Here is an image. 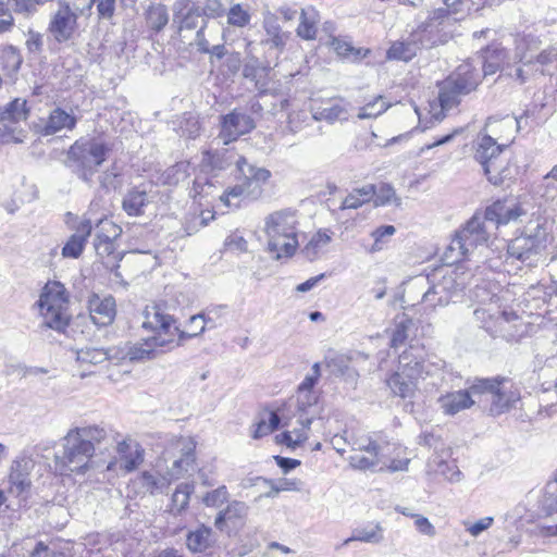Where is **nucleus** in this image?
<instances>
[{
  "label": "nucleus",
  "instance_id": "f257e3e1",
  "mask_svg": "<svg viewBox=\"0 0 557 557\" xmlns=\"http://www.w3.org/2000/svg\"><path fill=\"white\" fill-rule=\"evenodd\" d=\"M109 432L99 425L76 426L62 438V453L55 455V468L61 475L84 474L92 465L97 448L109 444Z\"/></svg>",
  "mask_w": 557,
  "mask_h": 557
},
{
  "label": "nucleus",
  "instance_id": "f8f14e48",
  "mask_svg": "<svg viewBox=\"0 0 557 557\" xmlns=\"http://www.w3.org/2000/svg\"><path fill=\"white\" fill-rule=\"evenodd\" d=\"M505 377L480 379L471 385L473 394H488L491 396V412L495 416L508 411L520 398L516 391H508Z\"/></svg>",
  "mask_w": 557,
  "mask_h": 557
},
{
  "label": "nucleus",
  "instance_id": "393cba45",
  "mask_svg": "<svg viewBox=\"0 0 557 557\" xmlns=\"http://www.w3.org/2000/svg\"><path fill=\"white\" fill-rule=\"evenodd\" d=\"M247 513L248 506L246 503L240 500L230 502L227 506L216 515L214 525L221 532H227L230 534L231 530L228 529V524L231 523L233 527L243 524Z\"/></svg>",
  "mask_w": 557,
  "mask_h": 557
},
{
  "label": "nucleus",
  "instance_id": "864d4df0",
  "mask_svg": "<svg viewBox=\"0 0 557 557\" xmlns=\"http://www.w3.org/2000/svg\"><path fill=\"white\" fill-rule=\"evenodd\" d=\"M413 326V321L408 317L400 318L396 324L395 329L393 330L392 337H391V346L393 348H397L399 346H403L408 336L409 332Z\"/></svg>",
  "mask_w": 557,
  "mask_h": 557
},
{
  "label": "nucleus",
  "instance_id": "6e6552de",
  "mask_svg": "<svg viewBox=\"0 0 557 557\" xmlns=\"http://www.w3.org/2000/svg\"><path fill=\"white\" fill-rule=\"evenodd\" d=\"M388 442L374 440L371 436L361 437L352 443V449L356 451H364L368 455L355 454L349 457V463L358 470L373 469L380 466V470L384 468L391 472L406 471L408 469L409 459H393L389 463L386 461Z\"/></svg>",
  "mask_w": 557,
  "mask_h": 557
},
{
  "label": "nucleus",
  "instance_id": "c9c22d12",
  "mask_svg": "<svg viewBox=\"0 0 557 557\" xmlns=\"http://www.w3.org/2000/svg\"><path fill=\"white\" fill-rule=\"evenodd\" d=\"M386 383L394 395L411 398L416 393L418 381L397 370L386 380Z\"/></svg>",
  "mask_w": 557,
  "mask_h": 557
},
{
  "label": "nucleus",
  "instance_id": "ddd939ff",
  "mask_svg": "<svg viewBox=\"0 0 557 557\" xmlns=\"http://www.w3.org/2000/svg\"><path fill=\"white\" fill-rule=\"evenodd\" d=\"M96 236L94 247L97 256L101 258L112 257L116 262L121 260L116 250V239L122 235V228L113 221L104 218L96 223Z\"/></svg>",
  "mask_w": 557,
  "mask_h": 557
},
{
  "label": "nucleus",
  "instance_id": "a18cd8bd",
  "mask_svg": "<svg viewBox=\"0 0 557 557\" xmlns=\"http://www.w3.org/2000/svg\"><path fill=\"white\" fill-rule=\"evenodd\" d=\"M317 12L312 8L301 9L297 35L306 40L314 39L317 34Z\"/></svg>",
  "mask_w": 557,
  "mask_h": 557
},
{
  "label": "nucleus",
  "instance_id": "b1692460",
  "mask_svg": "<svg viewBox=\"0 0 557 557\" xmlns=\"http://www.w3.org/2000/svg\"><path fill=\"white\" fill-rule=\"evenodd\" d=\"M508 52L498 44L488 46L482 55L474 60L476 66L481 70L482 76L494 75L507 63Z\"/></svg>",
  "mask_w": 557,
  "mask_h": 557
},
{
  "label": "nucleus",
  "instance_id": "473e14b6",
  "mask_svg": "<svg viewBox=\"0 0 557 557\" xmlns=\"http://www.w3.org/2000/svg\"><path fill=\"white\" fill-rule=\"evenodd\" d=\"M148 205V193L141 185L127 189L122 199V209L129 216L143 215Z\"/></svg>",
  "mask_w": 557,
  "mask_h": 557
},
{
  "label": "nucleus",
  "instance_id": "9b49d317",
  "mask_svg": "<svg viewBox=\"0 0 557 557\" xmlns=\"http://www.w3.org/2000/svg\"><path fill=\"white\" fill-rule=\"evenodd\" d=\"M473 297L480 304L474 309L473 315L480 326L487 332L494 333L497 329L503 331L511 320L518 319L516 313L500 310L498 306L499 298L495 294H490L483 286H475Z\"/></svg>",
  "mask_w": 557,
  "mask_h": 557
},
{
  "label": "nucleus",
  "instance_id": "a19ab883",
  "mask_svg": "<svg viewBox=\"0 0 557 557\" xmlns=\"http://www.w3.org/2000/svg\"><path fill=\"white\" fill-rule=\"evenodd\" d=\"M182 451L183 456L172 465V475L180 476L185 472H188L195 463V443L191 440L188 438L183 441Z\"/></svg>",
  "mask_w": 557,
  "mask_h": 557
},
{
  "label": "nucleus",
  "instance_id": "20e7f679",
  "mask_svg": "<svg viewBox=\"0 0 557 557\" xmlns=\"http://www.w3.org/2000/svg\"><path fill=\"white\" fill-rule=\"evenodd\" d=\"M493 233L494 224L484 214L475 213L456 232L444 252V260L454 264L468 259L475 248L487 245Z\"/></svg>",
  "mask_w": 557,
  "mask_h": 557
},
{
  "label": "nucleus",
  "instance_id": "338daca9",
  "mask_svg": "<svg viewBox=\"0 0 557 557\" xmlns=\"http://www.w3.org/2000/svg\"><path fill=\"white\" fill-rule=\"evenodd\" d=\"M227 22L233 26L244 27L249 24L250 14L240 4H235L227 13Z\"/></svg>",
  "mask_w": 557,
  "mask_h": 557
},
{
  "label": "nucleus",
  "instance_id": "5fc2aeb1",
  "mask_svg": "<svg viewBox=\"0 0 557 557\" xmlns=\"http://www.w3.org/2000/svg\"><path fill=\"white\" fill-rule=\"evenodd\" d=\"M108 359L102 348L85 347L76 350V360L82 364H99Z\"/></svg>",
  "mask_w": 557,
  "mask_h": 557
},
{
  "label": "nucleus",
  "instance_id": "f3484780",
  "mask_svg": "<svg viewBox=\"0 0 557 557\" xmlns=\"http://www.w3.org/2000/svg\"><path fill=\"white\" fill-rule=\"evenodd\" d=\"M116 453L117 459L110 461L107 470H113L119 465L125 472H133L144 462L145 449L134 440L125 438L119 442Z\"/></svg>",
  "mask_w": 557,
  "mask_h": 557
},
{
  "label": "nucleus",
  "instance_id": "a211bd4d",
  "mask_svg": "<svg viewBox=\"0 0 557 557\" xmlns=\"http://www.w3.org/2000/svg\"><path fill=\"white\" fill-rule=\"evenodd\" d=\"M237 171L240 175V181L250 189V199H258L262 195L263 186L272 176L268 169L248 162L245 157L238 161Z\"/></svg>",
  "mask_w": 557,
  "mask_h": 557
},
{
  "label": "nucleus",
  "instance_id": "0e129e2a",
  "mask_svg": "<svg viewBox=\"0 0 557 557\" xmlns=\"http://www.w3.org/2000/svg\"><path fill=\"white\" fill-rule=\"evenodd\" d=\"M447 9L454 13H471L479 10L482 0H444Z\"/></svg>",
  "mask_w": 557,
  "mask_h": 557
},
{
  "label": "nucleus",
  "instance_id": "dca6fc26",
  "mask_svg": "<svg viewBox=\"0 0 557 557\" xmlns=\"http://www.w3.org/2000/svg\"><path fill=\"white\" fill-rule=\"evenodd\" d=\"M270 66L262 64L257 57H249L244 64L243 76L253 83L260 99L269 98V95L276 90L270 78Z\"/></svg>",
  "mask_w": 557,
  "mask_h": 557
},
{
  "label": "nucleus",
  "instance_id": "37998d69",
  "mask_svg": "<svg viewBox=\"0 0 557 557\" xmlns=\"http://www.w3.org/2000/svg\"><path fill=\"white\" fill-rule=\"evenodd\" d=\"M22 64V55L13 46H4L0 48V66L8 74H15Z\"/></svg>",
  "mask_w": 557,
  "mask_h": 557
},
{
  "label": "nucleus",
  "instance_id": "4468645a",
  "mask_svg": "<svg viewBox=\"0 0 557 557\" xmlns=\"http://www.w3.org/2000/svg\"><path fill=\"white\" fill-rule=\"evenodd\" d=\"M255 127V121L249 114L235 109L221 116L219 138L224 145H228L242 135L250 133Z\"/></svg>",
  "mask_w": 557,
  "mask_h": 557
},
{
  "label": "nucleus",
  "instance_id": "ea45409f",
  "mask_svg": "<svg viewBox=\"0 0 557 557\" xmlns=\"http://www.w3.org/2000/svg\"><path fill=\"white\" fill-rule=\"evenodd\" d=\"M312 119L314 121H326L327 123L333 124L337 121H347L348 111L344 104L336 102L327 107L313 110Z\"/></svg>",
  "mask_w": 557,
  "mask_h": 557
},
{
  "label": "nucleus",
  "instance_id": "79ce46f5",
  "mask_svg": "<svg viewBox=\"0 0 557 557\" xmlns=\"http://www.w3.org/2000/svg\"><path fill=\"white\" fill-rule=\"evenodd\" d=\"M194 491L195 485L193 483L178 484L172 495L170 511L175 516L181 515L188 507Z\"/></svg>",
  "mask_w": 557,
  "mask_h": 557
},
{
  "label": "nucleus",
  "instance_id": "6ab92c4d",
  "mask_svg": "<svg viewBox=\"0 0 557 557\" xmlns=\"http://www.w3.org/2000/svg\"><path fill=\"white\" fill-rule=\"evenodd\" d=\"M153 335L133 344L127 348L126 356L131 361H144L157 358L160 354L165 352L163 346L172 343L165 336H159L158 331H152Z\"/></svg>",
  "mask_w": 557,
  "mask_h": 557
},
{
  "label": "nucleus",
  "instance_id": "4c0bfd02",
  "mask_svg": "<svg viewBox=\"0 0 557 557\" xmlns=\"http://www.w3.org/2000/svg\"><path fill=\"white\" fill-rule=\"evenodd\" d=\"M375 195V185L367 184L362 187L355 188L348 196L343 200L339 209H358L362 205L371 201Z\"/></svg>",
  "mask_w": 557,
  "mask_h": 557
},
{
  "label": "nucleus",
  "instance_id": "680f3d73",
  "mask_svg": "<svg viewBox=\"0 0 557 557\" xmlns=\"http://www.w3.org/2000/svg\"><path fill=\"white\" fill-rule=\"evenodd\" d=\"M190 164L188 162H177L165 172L166 182L172 185L185 181L189 175Z\"/></svg>",
  "mask_w": 557,
  "mask_h": 557
},
{
  "label": "nucleus",
  "instance_id": "72a5a7b5",
  "mask_svg": "<svg viewBox=\"0 0 557 557\" xmlns=\"http://www.w3.org/2000/svg\"><path fill=\"white\" fill-rule=\"evenodd\" d=\"M244 159L234 149L222 148L213 152L207 151L203 154L202 162L212 171H223L228 169L232 164L238 169V161Z\"/></svg>",
  "mask_w": 557,
  "mask_h": 557
},
{
  "label": "nucleus",
  "instance_id": "4be33fe9",
  "mask_svg": "<svg viewBox=\"0 0 557 557\" xmlns=\"http://www.w3.org/2000/svg\"><path fill=\"white\" fill-rule=\"evenodd\" d=\"M426 30H420L411 35L407 41L394 42L387 50V58L391 60L410 61L421 48H430L435 42L425 39Z\"/></svg>",
  "mask_w": 557,
  "mask_h": 557
},
{
  "label": "nucleus",
  "instance_id": "8fccbe9b",
  "mask_svg": "<svg viewBox=\"0 0 557 557\" xmlns=\"http://www.w3.org/2000/svg\"><path fill=\"white\" fill-rule=\"evenodd\" d=\"M146 20L150 28L157 32L161 30L169 22L166 7L160 3L150 5L147 10Z\"/></svg>",
  "mask_w": 557,
  "mask_h": 557
},
{
  "label": "nucleus",
  "instance_id": "a878e982",
  "mask_svg": "<svg viewBox=\"0 0 557 557\" xmlns=\"http://www.w3.org/2000/svg\"><path fill=\"white\" fill-rule=\"evenodd\" d=\"M89 313L95 324L100 326L113 322L116 313L115 299L112 296L101 298L94 294L89 299Z\"/></svg>",
  "mask_w": 557,
  "mask_h": 557
},
{
  "label": "nucleus",
  "instance_id": "69168bd1",
  "mask_svg": "<svg viewBox=\"0 0 557 557\" xmlns=\"http://www.w3.org/2000/svg\"><path fill=\"white\" fill-rule=\"evenodd\" d=\"M181 135L194 139L200 134V123L193 114L185 115L180 123Z\"/></svg>",
  "mask_w": 557,
  "mask_h": 557
},
{
  "label": "nucleus",
  "instance_id": "052dcab7",
  "mask_svg": "<svg viewBox=\"0 0 557 557\" xmlns=\"http://www.w3.org/2000/svg\"><path fill=\"white\" fill-rule=\"evenodd\" d=\"M457 273L453 270L445 272L441 280L437 281V283L443 286V289L446 294H448V297L450 300L455 295H457L459 292L463 288V282H458L457 280Z\"/></svg>",
  "mask_w": 557,
  "mask_h": 557
},
{
  "label": "nucleus",
  "instance_id": "de8ad7c7",
  "mask_svg": "<svg viewBox=\"0 0 557 557\" xmlns=\"http://www.w3.org/2000/svg\"><path fill=\"white\" fill-rule=\"evenodd\" d=\"M536 64L541 66L542 75H553L557 72V47L549 46L536 54Z\"/></svg>",
  "mask_w": 557,
  "mask_h": 557
},
{
  "label": "nucleus",
  "instance_id": "09e8293b",
  "mask_svg": "<svg viewBox=\"0 0 557 557\" xmlns=\"http://www.w3.org/2000/svg\"><path fill=\"white\" fill-rule=\"evenodd\" d=\"M331 236L324 231L314 234L308 244L304 247L302 253L309 260H315L321 251L330 244Z\"/></svg>",
  "mask_w": 557,
  "mask_h": 557
},
{
  "label": "nucleus",
  "instance_id": "49530a36",
  "mask_svg": "<svg viewBox=\"0 0 557 557\" xmlns=\"http://www.w3.org/2000/svg\"><path fill=\"white\" fill-rule=\"evenodd\" d=\"M133 484L138 486L143 493L154 494L164 486L165 481L162 476L156 473L144 471L136 476Z\"/></svg>",
  "mask_w": 557,
  "mask_h": 557
},
{
  "label": "nucleus",
  "instance_id": "0eeeda50",
  "mask_svg": "<svg viewBox=\"0 0 557 557\" xmlns=\"http://www.w3.org/2000/svg\"><path fill=\"white\" fill-rule=\"evenodd\" d=\"M201 323L198 330L190 332L182 331L177 324L176 319L172 315L164 313L161 307H148L145 311V320L143 327L145 330L158 331L159 336H165L172 343L163 346L165 351L172 350L181 346L185 341L194 338L202 334L206 330V320L203 314H195L189 319V324Z\"/></svg>",
  "mask_w": 557,
  "mask_h": 557
},
{
  "label": "nucleus",
  "instance_id": "603ef678",
  "mask_svg": "<svg viewBox=\"0 0 557 557\" xmlns=\"http://www.w3.org/2000/svg\"><path fill=\"white\" fill-rule=\"evenodd\" d=\"M331 46L339 57L352 58L355 61L366 58L370 52L368 49H357L349 42L336 37L332 38Z\"/></svg>",
  "mask_w": 557,
  "mask_h": 557
},
{
  "label": "nucleus",
  "instance_id": "aec40b11",
  "mask_svg": "<svg viewBox=\"0 0 557 557\" xmlns=\"http://www.w3.org/2000/svg\"><path fill=\"white\" fill-rule=\"evenodd\" d=\"M173 12L174 22L178 23L180 30H191L206 24V16L202 13L201 5L194 0H177Z\"/></svg>",
  "mask_w": 557,
  "mask_h": 557
},
{
  "label": "nucleus",
  "instance_id": "13d9d810",
  "mask_svg": "<svg viewBox=\"0 0 557 557\" xmlns=\"http://www.w3.org/2000/svg\"><path fill=\"white\" fill-rule=\"evenodd\" d=\"M395 233L396 228L394 225H382L373 230L371 237L374 242L370 248V252L381 251Z\"/></svg>",
  "mask_w": 557,
  "mask_h": 557
},
{
  "label": "nucleus",
  "instance_id": "39448f33",
  "mask_svg": "<svg viewBox=\"0 0 557 557\" xmlns=\"http://www.w3.org/2000/svg\"><path fill=\"white\" fill-rule=\"evenodd\" d=\"M505 148L488 135L482 136L475 146L474 160L481 164L484 175L494 186L512 181L517 174V168L504 154Z\"/></svg>",
  "mask_w": 557,
  "mask_h": 557
},
{
  "label": "nucleus",
  "instance_id": "1a4fd4ad",
  "mask_svg": "<svg viewBox=\"0 0 557 557\" xmlns=\"http://www.w3.org/2000/svg\"><path fill=\"white\" fill-rule=\"evenodd\" d=\"M37 305L44 318V327L60 333L66 330L70 324L69 296L63 284L55 281L48 282L39 296Z\"/></svg>",
  "mask_w": 557,
  "mask_h": 557
},
{
  "label": "nucleus",
  "instance_id": "2eb2a0df",
  "mask_svg": "<svg viewBox=\"0 0 557 557\" xmlns=\"http://www.w3.org/2000/svg\"><path fill=\"white\" fill-rule=\"evenodd\" d=\"M77 13L65 1L58 2V10L53 13L49 32L58 42L70 40L77 27Z\"/></svg>",
  "mask_w": 557,
  "mask_h": 557
},
{
  "label": "nucleus",
  "instance_id": "58836bf2",
  "mask_svg": "<svg viewBox=\"0 0 557 557\" xmlns=\"http://www.w3.org/2000/svg\"><path fill=\"white\" fill-rule=\"evenodd\" d=\"M29 115L27 101L22 98H15L9 102L0 112L2 122L18 123L26 121Z\"/></svg>",
  "mask_w": 557,
  "mask_h": 557
},
{
  "label": "nucleus",
  "instance_id": "423d86ee",
  "mask_svg": "<svg viewBox=\"0 0 557 557\" xmlns=\"http://www.w3.org/2000/svg\"><path fill=\"white\" fill-rule=\"evenodd\" d=\"M483 76L474 60L466 61L438 84V101L443 111L460 103L461 97L474 91Z\"/></svg>",
  "mask_w": 557,
  "mask_h": 557
},
{
  "label": "nucleus",
  "instance_id": "412c9836",
  "mask_svg": "<svg viewBox=\"0 0 557 557\" xmlns=\"http://www.w3.org/2000/svg\"><path fill=\"white\" fill-rule=\"evenodd\" d=\"M483 214L488 222L494 224L495 232L499 225L518 220L521 215L525 214V211L521 205L505 199L493 202L485 209Z\"/></svg>",
  "mask_w": 557,
  "mask_h": 557
},
{
  "label": "nucleus",
  "instance_id": "f03ea898",
  "mask_svg": "<svg viewBox=\"0 0 557 557\" xmlns=\"http://www.w3.org/2000/svg\"><path fill=\"white\" fill-rule=\"evenodd\" d=\"M110 152L111 146L102 137H81L69 147L64 165L74 176L91 186L94 176Z\"/></svg>",
  "mask_w": 557,
  "mask_h": 557
},
{
  "label": "nucleus",
  "instance_id": "bb28decb",
  "mask_svg": "<svg viewBox=\"0 0 557 557\" xmlns=\"http://www.w3.org/2000/svg\"><path fill=\"white\" fill-rule=\"evenodd\" d=\"M74 228L75 233L70 236L62 248V255L65 258L76 259L82 255L94 226L89 219H82Z\"/></svg>",
  "mask_w": 557,
  "mask_h": 557
},
{
  "label": "nucleus",
  "instance_id": "cd10ccee",
  "mask_svg": "<svg viewBox=\"0 0 557 557\" xmlns=\"http://www.w3.org/2000/svg\"><path fill=\"white\" fill-rule=\"evenodd\" d=\"M475 395L476 394L472 393L470 386L465 391L447 393L441 396L437 403L443 413L447 416H455L458 412L472 407L475 403L472 397Z\"/></svg>",
  "mask_w": 557,
  "mask_h": 557
},
{
  "label": "nucleus",
  "instance_id": "7c9ffc66",
  "mask_svg": "<svg viewBox=\"0 0 557 557\" xmlns=\"http://www.w3.org/2000/svg\"><path fill=\"white\" fill-rule=\"evenodd\" d=\"M424 358L421 349L410 346L399 356L398 370L407 376L419 381L424 379Z\"/></svg>",
  "mask_w": 557,
  "mask_h": 557
},
{
  "label": "nucleus",
  "instance_id": "c03bdc74",
  "mask_svg": "<svg viewBox=\"0 0 557 557\" xmlns=\"http://www.w3.org/2000/svg\"><path fill=\"white\" fill-rule=\"evenodd\" d=\"M383 540V529L379 523L373 527L357 528L352 531V535L346 539L343 545L350 542L359 541L363 543L379 544Z\"/></svg>",
  "mask_w": 557,
  "mask_h": 557
},
{
  "label": "nucleus",
  "instance_id": "9d476101",
  "mask_svg": "<svg viewBox=\"0 0 557 557\" xmlns=\"http://www.w3.org/2000/svg\"><path fill=\"white\" fill-rule=\"evenodd\" d=\"M546 230L537 221L530 223L524 232L511 239L507 247L508 257L532 268L536 267L546 243Z\"/></svg>",
  "mask_w": 557,
  "mask_h": 557
},
{
  "label": "nucleus",
  "instance_id": "5701e85b",
  "mask_svg": "<svg viewBox=\"0 0 557 557\" xmlns=\"http://www.w3.org/2000/svg\"><path fill=\"white\" fill-rule=\"evenodd\" d=\"M262 15V28L264 29L265 38L261 44L280 52L283 51L289 39V33L282 29L278 17L274 13L265 11Z\"/></svg>",
  "mask_w": 557,
  "mask_h": 557
},
{
  "label": "nucleus",
  "instance_id": "774afa93",
  "mask_svg": "<svg viewBox=\"0 0 557 557\" xmlns=\"http://www.w3.org/2000/svg\"><path fill=\"white\" fill-rule=\"evenodd\" d=\"M544 507L548 510H557V469L553 480L548 481L544 488Z\"/></svg>",
  "mask_w": 557,
  "mask_h": 557
},
{
  "label": "nucleus",
  "instance_id": "7ed1b4c3",
  "mask_svg": "<svg viewBox=\"0 0 557 557\" xmlns=\"http://www.w3.org/2000/svg\"><path fill=\"white\" fill-rule=\"evenodd\" d=\"M297 211L290 208L270 213L264 220V232L268 237V250L274 259L292 257L297 247Z\"/></svg>",
  "mask_w": 557,
  "mask_h": 557
},
{
  "label": "nucleus",
  "instance_id": "e2e57ef3",
  "mask_svg": "<svg viewBox=\"0 0 557 557\" xmlns=\"http://www.w3.org/2000/svg\"><path fill=\"white\" fill-rule=\"evenodd\" d=\"M230 494L225 485L207 492L202 497V503L207 507H220L228 500Z\"/></svg>",
  "mask_w": 557,
  "mask_h": 557
},
{
  "label": "nucleus",
  "instance_id": "c85d7f7f",
  "mask_svg": "<svg viewBox=\"0 0 557 557\" xmlns=\"http://www.w3.org/2000/svg\"><path fill=\"white\" fill-rule=\"evenodd\" d=\"M542 41L532 34L518 35L515 39V58L524 66L533 65L541 51Z\"/></svg>",
  "mask_w": 557,
  "mask_h": 557
},
{
  "label": "nucleus",
  "instance_id": "f704fd0d",
  "mask_svg": "<svg viewBox=\"0 0 557 557\" xmlns=\"http://www.w3.org/2000/svg\"><path fill=\"white\" fill-rule=\"evenodd\" d=\"M214 543L212 529L203 524L186 535V546L191 553H202Z\"/></svg>",
  "mask_w": 557,
  "mask_h": 557
},
{
  "label": "nucleus",
  "instance_id": "c756f323",
  "mask_svg": "<svg viewBox=\"0 0 557 557\" xmlns=\"http://www.w3.org/2000/svg\"><path fill=\"white\" fill-rule=\"evenodd\" d=\"M298 422L310 428L314 418L320 414L319 395L315 392H297Z\"/></svg>",
  "mask_w": 557,
  "mask_h": 557
},
{
  "label": "nucleus",
  "instance_id": "3c124183",
  "mask_svg": "<svg viewBox=\"0 0 557 557\" xmlns=\"http://www.w3.org/2000/svg\"><path fill=\"white\" fill-rule=\"evenodd\" d=\"M422 301L426 307L434 309L437 306L442 307L448 305L450 302V298L443 289V286L436 282L423 294Z\"/></svg>",
  "mask_w": 557,
  "mask_h": 557
},
{
  "label": "nucleus",
  "instance_id": "2f4dec72",
  "mask_svg": "<svg viewBox=\"0 0 557 557\" xmlns=\"http://www.w3.org/2000/svg\"><path fill=\"white\" fill-rule=\"evenodd\" d=\"M77 117L73 113H69L60 107L50 111L45 125L42 127V135H54L61 131H73L77 124Z\"/></svg>",
  "mask_w": 557,
  "mask_h": 557
},
{
  "label": "nucleus",
  "instance_id": "6e6d98bb",
  "mask_svg": "<svg viewBox=\"0 0 557 557\" xmlns=\"http://www.w3.org/2000/svg\"><path fill=\"white\" fill-rule=\"evenodd\" d=\"M122 171L116 162L108 166L99 176V184L103 189H116L121 186Z\"/></svg>",
  "mask_w": 557,
  "mask_h": 557
},
{
  "label": "nucleus",
  "instance_id": "bf43d9fd",
  "mask_svg": "<svg viewBox=\"0 0 557 557\" xmlns=\"http://www.w3.org/2000/svg\"><path fill=\"white\" fill-rule=\"evenodd\" d=\"M389 104L382 96L376 97L373 101L368 102L359 109L358 117L371 119L376 117L388 109Z\"/></svg>",
  "mask_w": 557,
  "mask_h": 557
},
{
  "label": "nucleus",
  "instance_id": "e433bc0d",
  "mask_svg": "<svg viewBox=\"0 0 557 557\" xmlns=\"http://www.w3.org/2000/svg\"><path fill=\"white\" fill-rule=\"evenodd\" d=\"M269 97H272L275 99L274 102H269L268 98L261 99V101L256 100L251 101L250 110L255 114H261L264 108H267L268 112L271 114H276L278 112H282L286 110L289 106V100L286 97V95L278 92L277 90L272 91Z\"/></svg>",
  "mask_w": 557,
  "mask_h": 557
},
{
  "label": "nucleus",
  "instance_id": "4d7b16f0",
  "mask_svg": "<svg viewBox=\"0 0 557 557\" xmlns=\"http://www.w3.org/2000/svg\"><path fill=\"white\" fill-rule=\"evenodd\" d=\"M376 207L386 206L391 203H395V206L399 207L401 205L400 199L396 196L395 189L389 184H381L379 187H375V195L372 199Z\"/></svg>",
  "mask_w": 557,
  "mask_h": 557
}]
</instances>
